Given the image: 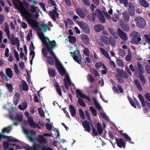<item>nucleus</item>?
<instances>
[{
	"label": "nucleus",
	"instance_id": "obj_1",
	"mask_svg": "<svg viewBox=\"0 0 150 150\" xmlns=\"http://www.w3.org/2000/svg\"><path fill=\"white\" fill-rule=\"evenodd\" d=\"M13 3L16 8L19 11L22 16L26 19L28 23L35 29L38 31L37 34L43 44L45 46L50 54L53 57L55 56V54L52 51V49L57 46L56 43L54 40L50 41L48 38L45 37L42 33L40 32L42 30L45 32L47 29L50 30L48 25L41 22L38 23L36 21L31 19L33 16L32 13L29 12V3L26 1L22 2L19 0H13Z\"/></svg>",
	"mask_w": 150,
	"mask_h": 150
},
{
	"label": "nucleus",
	"instance_id": "obj_2",
	"mask_svg": "<svg viewBox=\"0 0 150 150\" xmlns=\"http://www.w3.org/2000/svg\"><path fill=\"white\" fill-rule=\"evenodd\" d=\"M55 59L56 67L61 75L62 76L65 75V78L64 79L65 86V88L68 89L69 88L68 84L70 86H72L74 87V85L71 83L69 76L67 73L62 65L59 61L58 58L55 56L53 57Z\"/></svg>",
	"mask_w": 150,
	"mask_h": 150
},
{
	"label": "nucleus",
	"instance_id": "obj_3",
	"mask_svg": "<svg viewBox=\"0 0 150 150\" xmlns=\"http://www.w3.org/2000/svg\"><path fill=\"white\" fill-rule=\"evenodd\" d=\"M76 97L79 98L78 102L79 105L82 107H85L86 106V104L85 102L80 97L83 98H85L89 101H91L90 98L88 96L83 93L79 89H77L76 90Z\"/></svg>",
	"mask_w": 150,
	"mask_h": 150
},
{
	"label": "nucleus",
	"instance_id": "obj_4",
	"mask_svg": "<svg viewBox=\"0 0 150 150\" xmlns=\"http://www.w3.org/2000/svg\"><path fill=\"white\" fill-rule=\"evenodd\" d=\"M96 13H92V20L93 21L95 20V17L97 14L98 19L100 21L103 23L105 22V20L103 15L101 11L98 9H96L95 11Z\"/></svg>",
	"mask_w": 150,
	"mask_h": 150
},
{
	"label": "nucleus",
	"instance_id": "obj_5",
	"mask_svg": "<svg viewBox=\"0 0 150 150\" xmlns=\"http://www.w3.org/2000/svg\"><path fill=\"white\" fill-rule=\"evenodd\" d=\"M25 150H52L51 149H46L44 147H42L39 144H34L32 147L28 146L25 148Z\"/></svg>",
	"mask_w": 150,
	"mask_h": 150
},
{
	"label": "nucleus",
	"instance_id": "obj_6",
	"mask_svg": "<svg viewBox=\"0 0 150 150\" xmlns=\"http://www.w3.org/2000/svg\"><path fill=\"white\" fill-rule=\"evenodd\" d=\"M71 54H72V57H73V59L76 62L79 64L81 63L82 60V57L80 54V52L78 50L75 51L74 53H72L71 51L70 52Z\"/></svg>",
	"mask_w": 150,
	"mask_h": 150
},
{
	"label": "nucleus",
	"instance_id": "obj_7",
	"mask_svg": "<svg viewBox=\"0 0 150 150\" xmlns=\"http://www.w3.org/2000/svg\"><path fill=\"white\" fill-rule=\"evenodd\" d=\"M22 128L24 133L26 134L28 138L31 141L33 140V136L35 135L36 134L34 130H31L28 131L27 129H25L22 126Z\"/></svg>",
	"mask_w": 150,
	"mask_h": 150
},
{
	"label": "nucleus",
	"instance_id": "obj_8",
	"mask_svg": "<svg viewBox=\"0 0 150 150\" xmlns=\"http://www.w3.org/2000/svg\"><path fill=\"white\" fill-rule=\"evenodd\" d=\"M23 114L21 113H19L16 115L15 118L13 116H10V117L13 121L14 124L17 125L18 123L21 122L22 120Z\"/></svg>",
	"mask_w": 150,
	"mask_h": 150
},
{
	"label": "nucleus",
	"instance_id": "obj_9",
	"mask_svg": "<svg viewBox=\"0 0 150 150\" xmlns=\"http://www.w3.org/2000/svg\"><path fill=\"white\" fill-rule=\"evenodd\" d=\"M76 23L82 28L85 33H89L90 30L89 27L85 22L80 21H76Z\"/></svg>",
	"mask_w": 150,
	"mask_h": 150
},
{
	"label": "nucleus",
	"instance_id": "obj_10",
	"mask_svg": "<svg viewBox=\"0 0 150 150\" xmlns=\"http://www.w3.org/2000/svg\"><path fill=\"white\" fill-rule=\"evenodd\" d=\"M85 113L86 116L87 117L88 120L90 121H89V123L92 127V134L93 135L95 136H97L98 135V132H97L96 130L95 129L93 125L92 122L91 120V118L90 116V114L89 112L87 110H85Z\"/></svg>",
	"mask_w": 150,
	"mask_h": 150
},
{
	"label": "nucleus",
	"instance_id": "obj_11",
	"mask_svg": "<svg viewBox=\"0 0 150 150\" xmlns=\"http://www.w3.org/2000/svg\"><path fill=\"white\" fill-rule=\"evenodd\" d=\"M8 39L10 40L11 43L13 45H16L17 47H18L19 41L18 38H15L14 35L12 34L10 35V33L7 35Z\"/></svg>",
	"mask_w": 150,
	"mask_h": 150
},
{
	"label": "nucleus",
	"instance_id": "obj_12",
	"mask_svg": "<svg viewBox=\"0 0 150 150\" xmlns=\"http://www.w3.org/2000/svg\"><path fill=\"white\" fill-rule=\"evenodd\" d=\"M137 26L140 28L144 27L145 25V22L143 18L139 17H136L135 20Z\"/></svg>",
	"mask_w": 150,
	"mask_h": 150
},
{
	"label": "nucleus",
	"instance_id": "obj_13",
	"mask_svg": "<svg viewBox=\"0 0 150 150\" xmlns=\"http://www.w3.org/2000/svg\"><path fill=\"white\" fill-rule=\"evenodd\" d=\"M42 53L44 56L46 57L47 61L49 64L53 65L54 64L53 59L51 57L47 56V52L45 47H43L42 48Z\"/></svg>",
	"mask_w": 150,
	"mask_h": 150
},
{
	"label": "nucleus",
	"instance_id": "obj_14",
	"mask_svg": "<svg viewBox=\"0 0 150 150\" xmlns=\"http://www.w3.org/2000/svg\"><path fill=\"white\" fill-rule=\"evenodd\" d=\"M119 70L120 71V74L116 75V78L117 79L119 82L122 83L123 82L122 77H123L124 78H127V76L126 73L124 71L122 70Z\"/></svg>",
	"mask_w": 150,
	"mask_h": 150
},
{
	"label": "nucleus",
	"instance_id": "obj_15",
	"mask_svg": "<svg viewBox=\"0 0 150 150\" xmlns=\"http://www.w3.org/2000/svg\"><path fill=\"white\" fill-rule=\"evenodd\" d=\"M55 9L52 12H49V14L51 18H52L53 20L55 21L56 20V17H58L59 14L57 12V8L56 6L54 7Z\"/></svg>",
	"mask_w": 150,
	"mask_h": 150
},
{
	"label": "nucleus",
	"instance_id": "obj_16",
	"mask_svg": "<svg viewBox=\"0 0 150 150\" xmlns=\"http://www.w3.org/2000/svg\"><path fill=\"white\" fill-rule=\"evenodd\" d=\"M138 97L143 107L145 106L146 104L147 106L149 108H150V104L147 101L146 102H145L144 98L141 95L138 94Z\"/></svg>",
	"mask_w": 150,
	"mask_h": 150
},
{
	"label": "nucleus",
	"instance_id": "obj_17",
	"mask_svg": "<svg viewBox=\"0 0 150 150\" xmlns=\"http://www.w3.org/2000/svg\"><path fill=\"white\" fill-rule=\"evenodd\" d=\"M117 32L119 36L121 39L124 40H127L128 37L125 33L123 32L120 28L118 29Z\"/></svg>",
	"mask_w": 150,
	"mask_h": 150
},
{
	"label": "nucleus",
	"instance_id": "obj_18",
	"mask_svg": "<svg viewBox=\"0 0 150 150\" xmlns=\"http://www.w3.org/2000/svg\"><path fill=\"white\" fill-rule=\"evenodd\" d=\"M37 140L40 143L42 144H46L47 141L45 137L42 135H39L37 138Z\"/></svg>",
	"mask_w": 150,
	"mask_h": 150
},
{
	"label": "nucleus",
	"instance_id": "obj_19",
	"mask_svg": "<svg viewBox=\"0 0 150 150\" xmlns=\"http://www.w3.org/2000/svg\"><path fill=\"white\" fill-rule=\"evenodd\" d=\"M129 8L128 11L131 16H133L134 14L135 8L133 4L131 3H129Z\"/></svg>",
	"mask_w": 150,
	"mask_h": 150
},
{
	"label": "nucleus",
	"instance_id": "obj_20",
	"mask_svg": "<svg viewBox=\"0 0 150 150\" xmlns=\"http://www.w3.org/2000/svg\"><path fill=\"white\" fill-rule=\"evenodd\" d=\"M28 123L31 127L34 128L37 127V123H35L34 122L33 120L31 117H28Z\"/></svg>",
	"mask_w": 150,
	"mask_h": 150
},
{
	"label": "nucleus",
	"instance_id": "obj_21",
	"mask_svg": "<svg viewBox=\"0 0 150 150\" xmlns=\"http://www.w3.org/2000/svg\"><path fill=\"white\" fill-rule=\"evenodd\" d=\"M2 138H6L7 141L9 142H16L17 141L16 139H14L13 137H8L5 136L2 134H0V140H1V139Z\"/></svg>",
	"mask_w": 150,
	"mask_h": 150
},
{
	"label": "nucleus",
	"instance_id": "obj_22",
	"mask_svg": "<svg viewBox=\"0 0 150 150\" xmlns=\"http://www.w3.org/2000/svg\"><path fill=\"white\" fill-rule=\"evenodd\" d=\"M82 125L85 129V131H87L89 132L91 130V128L87 121H84L82 123Z\"/></svg>",
	"mask_w": 150,
	"mask_h": 150
},
{
	"label": "nucleus",
	"instance_id": "obj_23",
	"mask_svg": "<svg viewBox=\"0 0 150 150\" xmlns=\"http://www.w3.org/2000/svg\"><path fill=\"white\" fill-rule=\"evenodd\" d=\"M120 24L121 28L124 31H128L129 30V27L127 24L123 23L122 21H120Z\"/></svg>",
	"mask_w": 150,
	"mask_h": 150
},
{
	"label": "nucleus",
	"instance_id": "obj_24",
	"mask_svg": "<svg viewBox=\"0 0 150 150\" xmlns=\"http://www.w3.org/2000/svg\"><path fill=\"white\" fill-rule=\"evenodd\" d=\"M81 39L83 42L86 45H89L90 44L89 39L88 36L85 35H81Z\"/></svg>",
	"mask_w": 150,
	"mask_h": 150
},
{
	"label": "nucleus",
	"instance_id": "obj_25",
	"mask_svg": "<svg viewBox=\"0 0 150 150\" xmlns=\"http://www.w3.org/2000/svg\"><path fill=\"white\" fill-rule=\"evenodd\" d=\"M99 49L101 53L105 57H106L109 60H111V58L110 57L109 54L105 51V49L101 47H100Z\"/></svg>",
	"mask_w": 150,
	"mask_h": 150
},
{
	"label": "nucleus",
	"instance_id": "obj_26",
	"mask_svg": "<svg viewBox=\"0 0 150 150\" xmlns=\"http://www.w3.org/2000/svg\"><path fill=\"white\" fill-rule=\"evenodd\" d=\"M108 30L109 32L112 34L115 38L117 39L119 37V34L116 32L115 31V30L111 28H108Z\"/></svg>",
	"mask_w": 150,
	"mask_h": 150
},
{
	"label": "nucleus",
	"instance_id": "obj_27",
	"mask_svg": "<svg viewBox=\"0 0 150 150\" xmlns=\"http://www.w3.org/2000/svg\"><path fill=\"white\" fill-rule=\"evenodd\" d=\"M69 109L70 113L72 117H74L76 114V110L74 106L70 105L69 106Z\"/></svg>",
	"mask_w": 150,
	"mask_h": 150
},
{
	"label": "nucleus",
	"instance_id": "obj_28",
	"mask_svg": "<svg viewBox=\"0 0 150 150\" xmlns=\"http://www.w3.org/2000/svg\"><path fill=\"white\" fill-rule=\"evenodd\" d=\"M116 141L117 143L118 146L121 148L122 147H124L125 146V144L124 143L123 140L121 139H116Z\"/></svg>",
	"mask_w": 150,
	"mask_h": 150
},
{
	"label": "nucleus",
	"instance_id": "obj_29",
	"mask_svg": "<svg viewBox=\"0 0 150 150\" xmlns=\"http://www.w3.org/2000/svg\"><path fill=\"white\" fill-rule=\"evenodd\" d=\"M76 13L81 18H84L85 17V14L80 8H78L76 10Z\"/></svg>",
	"mask_w": 150,
	"mask_h": 150
},
{
	"label": "nucleus",
	"instance_id": "obj_30",
	"mask_svg": "<svg viewBox=\"0 0 150 150\" xmlns=\"http://www.w3.org/2000/svg\"><path fill=\"white\" fill-rule=\"evenodd\" d=\"M20 98V94L18 93L15 94L13 98V103L15 105H16L18 103Z\"/></svg>",
	"mask_w": 150,
	"mask_h": 150
},
{
	"label": "nucleus",
	"instance_id": "obj_31",
	"mask_svg": "<svg viewBox=\"0 0 150 150\" xmlns=\"http://www.w3.org/2000/svg\"><path fill=\"white\" fill-rule=\"evenodd\" d=\"M124 21L126 22H128L129 19V16L127 12H125L122 13Z\"/></svg>",
	"mask_w": 150,
	"mask_h": 150
},
{
	"label": "nucleus",
	"instance_id": "obj_32",
	"mask_svg": "<svg viewBox=\"0 0 150 150\" xmlns=\"http://www.w3.org/2000/svg\"><path fill=\"white\" fill-rule=\"evenodd\" d=\"M96 127L98 133L99 134H101L103 133V130L101 124L99 122L97 123L96 125Z\"/></svg>",
	"mask_w": 150,
	"mask_h": 150
},
{
	"label": "nucleus",
	"instance_id": "obj_33",
	"mask_svg": "<svg viewBox=\"0 0 150 150\" xmlns=\"http://www.w3.org/2000/svg\"><path fill=\"white\" fill-rule=\"evenodd\" d=\"M18 108L21 110H24L26 109L27 107V103L26 102L23 103L21 105H18Z\"/></svg>",
	"mask_w": 150,
	"mask_h": 150
},
{
	"label": "nucleus",
	"instance_id": "obj_34",
	"mask_svg": "<svg viewBox=\"0 0 150 150\" xmlns=\"http://www.w3.org/2000/svg\"><path fill=\"white\" fill-rule=\"evenodd\" d=\"M94 29L95 31L98 32L104 29V27L101 25H96L94 26Z\"/></svg>",
	"mask_w": 150,
	"mask_h": 150
},
{
	"label": "nucleus",
	"instance_id": "obj_35",
	"mask_svg": "<svg viewBox=\"0 0 150 150\" xmlns=\"http://www.w3.org/2000/svg\"><path fill=\"white\" fill-rule=\"evenodd\" d=\"M141 39L139 37L133 38L131 41V42L133 44H137L140 42Z\"/></svg>",
	"mask_w": 150,
	"mask_h": 150
},
{
	"label": "nucleus",
	"instance_id": "obj_36",
	"mask_svg": "<svg viewBox=\"0 0 150 150\" xmlns=\"http://www.w3.org/2000/svg\"><path fill=\"white\" fill-rule=\"evenodd\" d=\"M134 83L137 88L140 91L142 90V88L139 81L137 79H136L134 81Z\"/></svg>",
	"mask_w": 150,
	"mask_h": 150
},
{
	"label": "nucleus",
	"instance_id": "obj_37",
	"mask_svg": "<svg viewBox=\"0 0 150 150\" xmlns=\"http://www.w3.org/2000/svg\"><path fill=\"white\" fill-rule=\"evenodd\" d=\"M140 4L142 6L145 7H147L149 6V4L145 0H139Z\"/></svg>",
	"mask_w": 150,
	"mask_h": 150
},
{
	"label": "nucleus",
	"instance_id": "obj_38",
	"mask_svg": "<svg viewBox=\"0 0 150 150\" xmlns=\"http://www.w3.org/2000/svg\"><path fill=\"white\" fill-rule=\"evenodd\" d=\"M101 38L103 42L106 44H109V38L105 36H102L101 37Z\"/></svg>",
	"mask_w": 150,
	"mask_h": 150
},
{
	"label": "nucleus",
	"instance_id": "obj_39",
	"mask_svg": "<svg viewBox=\"0 0 150 150\" xmlns=\"http://www.w3.org/2000/svg\"><path fill=\"white\" fill-rule=\"evenodd\" d=\"M7 75L9 78H11L13 76V73L11 69L10 68H7L6 70Z\"/></svg>",
	"mask_w": 150,
	"mask_h": 150
},
{
	"label": "nucleus",
	"instance_id": "obj_40",
	"mask_svg": "<svg viewBox=\"0 0 150 150\" xmlns=\"http://www.w3.org/2000/svg\"><path fill=\"white\" fill-rule=\"evenodd\" d=\"M21 83L23 90L25 91H27L28 89V86L26 82L24 81H22Z\"/></svg>",
	"mask_w": 150,
	"mask_h": 150
},
{
	"label": "nucleus",
	"instance_id": "obj_41",
	"mask_svg": "<svg viewBox=\"0 0 150 150\" xmlns=\"http://www.w3.org/2000/svg\"><path fill=\"white\" fill-rule=\"evenodd\" d=\"M48 71L49 75L51 77H54L55 76V72L54 69H49Z\"/></svg>",
	"mask_w": 150,
	"mask_h": 150
},
{
	"label": "nucleus",
	"instance_id": "obj_42",
	"mask_svg": "<svg viewBox=\"0 0 150 150\" xmlns=\"http://www.w3.org/2000/svg\"><path fill=\"white\" fill-rule=\"evenodd\" d=\"M6 86L7 87L8 91L10 92H12L13 91V87L12 85L10 83H6Z\"/></svg>",
	"mask_w": 150,
	"mask_h": 150
},
{
	"label": "nucleus",
	"instance_id": "obj_43",
	"mask_svg": "<svg viewBox=\"0 0 150 150\" xmlns=\"http://www.w3.org/2000/svg\"><path fill=\"white\" fill-rule=\"evenodd\" d=\"M5 26L4 30L6 33V35H7L10 33V31L9 30V25L6 23H5Z\"/></svg>",
	"mask_w": 150,
	"mask_h": 150
},
{
	"label": "nucleus",
	"instance_id": "obj_44",
	"mask_svg": "<svg viewBox=\"0 0 150 150\" xmlns=\"http://www.w3.org/2000/svg\"><path fill=\"white\" fill-rule=\"evenodd\" d=\"M116 62L117 64L119 66L121 67H124V65L122 61L120 59H117L116 60Z\"/></svg>",
	"mask_w": 150,
	"mask_h": 150
},
{
	"label": "nucleus",
	"instance_id": "obj_45",
	"mask_svg": "<svg viewBox=\"0 0 150 150\" xmlns=\"http://www.w3.org/2000/svg\"><path fill=\"white\" fill-rule=\"evenodd\" d=\"M69 42L71 43H74L76 41V38L74 36H69L68 37Z\"/></svg>",
	"mask_w": 150,
	"mask_h": 150
},
{
	"label": "nucleus",
	"instance_id": "obj_46",
	"mask_svg": "<svg viewBox=\"0 0 150 150\" xmlns=\"http://www.w3.org/2000/svg\"><path fill=\"white\" fill-rule=\"evenodd\" d=\"M89 108L93 115L95 116H96L97 115L96 110L92 106L90 107Z\"/></svg>",
	"mask_w": 150,
	"mask_h": 150
},
{
	"label": "nucleus",
	"instance_id": "obj_47",
	"mask_svg": "<svg viewBox=\"0 0 150 150\" xmlns=\"http://www.w3.org/2000/svg\"><path fill=\"white\" fill-rule=\"evenodd\" d=\"M110 44L112 46L114 45L115 44V39L112 37L109 38Z\"/></svg>",
	"mask_w": 150,
	"mask_h": 150
},
{
	"label": "nucleus",
	"instance_id": "obj_48",
	"mask_svg": "<svg viewBox=\"0 0 150 150\" xmlns=\"http://www.w3.org/2000/svg\"><path fill=\"white\" fill-rule=\"evenodd\" d=\"M9 145H10V144L7 142H5L3 143V148L4 149L7 150L8 149Z\"/></svg>",
	"mask_w": 150,
	"mask_h": 150
},
{
	"label": "nucleus",
	"instance_id": "obj_49",
	"mask_svg": "<svg viewBox=\"0 0 150 150\" xmlns=\"http://www.w3.org/2000/svg\"><path fill=\"white\" fill-rule=\"evenodd\" d=\"M83 53L85 55L89 56L90 55V51L89 49L84 48L83 50Z\"/></svg>",
	"mask_w": 150,
	"mask_h": 150
},
{
	"label": "nucleus",
	"instance_id": "obj_50",
	"mask_svg": "<svg viewBox=\"0 0 150 150\" xmlns=\"http://www.w3.org/2000/svg\"><path fill=\"white\" fill-rule=\"evenodd\" d=\"M79 112L81 117L83 119L85 118V116L83 111L81 109H79Z\"/></svg>",
	"mask_w": 150,
	"mask_h": 150
},
{
	"label": "nucleus",
	"instance_id": "obj_51",
	"mask_svg": "<svg viewBox=\"0 0 150 150\" xmlns=\"http://www.w3.org/2000/svg\"><path fill=\"white\" fill-rule=\"evenodd\" d=\"M14 68L16 74L17 75H19V71L17 65L16 64H14Z\"/></svg>",
	"mask_w": 150,
	"mask_h": 150
},
{
	"label": "nucleus",
	"instance_id": "obj_52",
	"mask_svg": "<svg viewBox=\"0 0 150 150\" xmlns=\"http://www.w3.org/2000/svg\"><path fill=\"white\" fill-rule=\"evenodd\" d=\"M126 54V52L125 50L122 49H120L119 50V52L118 53L121 56H124Z\"/></svg>",
	"mask_w": 150,
	"mask_h": 150
},
{
	"label": "nucleus",
	"instance_id": "obj_53",
	"mask_svg": "<svg viewBox=\"0 0 150 150\" xmlns=\"http://www.w3.org/2000/svg\"><path fill=\"white\" fill-rule=\"evenodd\" d=\"M18 21L19 23L21 24V27L22 28L24 29H25L27 27V25L26 23L23 22H21L20 21V20H18Z\"/></svg>",
	"mask_w": 150,
	"mask_h": 150
},
{
	"label": "nucleus",
	"instance_id": "obj_54",
	"mask_svg": "<svg viewBox=\"0 0 150 150\" xmlns=\"http://www.w3.org/2000/svg\"><path fill=\"white\" fill-rule=\"evenodd\" d=\"M121 4H123L125 7H127L129 4L128 3L127 0H120Z\"/></svg>",
	"mask_w": 150,
	"mask_h": 150
},
{
	"label": "nucleus",
	"instance_id": "obj_55",
	"mask_svg": "<svg viewBox=\"0 0 150 150\" xmlns=\"http://www.w3.org/2000/svg\"><path fill=\"white\" fill-rule=\"evenodd\" d=\"M92 73L93 74L95 75V76H96V78H99L100 77V76L98 74V72L94 69H93Z\"/></svg>",
	"mask_w": 150,
	"mask_h": 150
},
{
	"label": "nucleus",
	"instance_id": "obj_56",
	"mask_svg": "<svg viewBox=\"0 0 150 150\" xmlns=\"http://www.w3.org/2000/svg\"><path fill=\"white\" fill-rule=\"evenodd\" d=\"M30 55H32V57L31 59V60L30 63L31 64H32V62L33 60V59L35 57V52L33 50L31 51L30 53Z\"/></svg>",
	"mask_w": 150,
	"mask_h": 150
},
{
	"label": "nucleus",
	"instance_id": "obj_57",
	"mask_svg": "<svg viewBox=\"0 0 150 150\" xmlns=\"http://www.w3.org/2000/svg\"><path fill=\"white\" fill-rule=\"evenodd\" d=\"M139 76L143 84H144L145 82L144 77L141 74H139Z\"/></svg>",
	"mask_w": 150,
	"mask_h": 150
},
{
	"label": "nucleus",
	"instance_id": "obj_58",
	"mask_svg": "<svg viewBox=\"0 0 150 150\" xmlns=\"http://www.w3.org/2000/svg\"><path fill=\"white\" fill-rule=\"evenodd\" d=\"M138 67L140 70L141 73H144V70L143 68L142 65L139 62L138 63Z\"/></svg>",
	"mask_w": 150,
	"mask_h": 150
},
{
	"label": "nucleus",
	"instance_id": "obj_59",
	"mask_svg": "<svg viewBox=\"0 0 150 150\" xmlns=\"http://www.w3.org/2000/svg\"><path fill=\"white\" fill-rule=\"evenodd\" d=\"M88 80V81L91 82H93L94 81V79L90 74H88L87 76Z\"/></svg>",
	"mask_w": 150,
	"mask_h": 150
},
{
	"label": "nucleus",
	"instance_id": "obj_60",
	"mask_svg": "<svg viewBox=\"0 0 150 150\" xmlns=\"http://www.w3.org/2000/svg\"><path fill=\"white\" fill-rule=\"evenodd\" d=\"M37 7L34 6H30V10L32 13L36 12Z\"/></svg>",
	"mask_w": 150,
	"mask_h": 150
},
{
	"label": "nucleus",
	"instance_id": "obj_61",
	"mask_svg": "<svg viewBox=\"0 0 150 150\" xmlns=\"http://www.w3.org/2000/svg\"><path fill=\"white\" fill-rule=\"evenodd\" d=\"M132 59V56L131 54H128L126 56L125 59L127 61H130Z\"/></svg>",
	"mask_w": 150,
	"mask_h": 150
},
{
	"label": "nucleus",
	"instance_id": "obj_62",
	"mask_svg": "<svg viewBox=\"0 0 150 150\" xmlns=\"http://www.w3.org/2000/svg\"><path fill=\"white\" fill-rule=\"evenodd\" d=\"M38 112L40 115L42 117H44L45 115L44 112L43 110H42V108H40L38 109Z\"/></svg>",
	"mask_w": 150,
	"mask_h": 150
},
{
	"label": "nucleus",
	"instance_id": "obj_63",
	"mask_svg": "<svg viewBox=\"0 0 150 150\" xmlns=\"http://www.w3.org/2000/svg\"><path fill=\"white\" fill-rule=\"evenodd\" d=\"M102 68L103 69L102 71V74H106L107 72V69L106 67L104 64L102 65Z\"/></svg>",
	"mask_w": 150,
	"mask_h": 150
},
{
	"label": "nucleus",
	"instance_id": "obj_64",
	"mask_svg": "<svg viewBox=\"0 0 150 150\" xmlns=\"http://www.w3.org/2000/svg\"><path fill=\"white\" fill-rule=\"evenodd\" d=\"M144 37L146 38V41L150 43V34H149L148 35L145 34Z\"/></svg>",
	"mask_w": 150,
	"mask_h": 150
}]
</instances>
